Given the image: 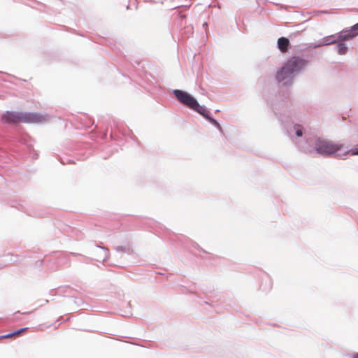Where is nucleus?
Listing matches in <instances>:
<instances>
[{
  "label": "nucleus",
  "mask_w": 358,
  "mask_h": 358,
  "mask_svg": "<svg viewBox=\"0 0 358 358\" xmlns=\"http://www.w3.org/2000/svg\"><path fill=\"white\" fill-rule=\"evenodd\" d=\"M173 94L182 104L201 115L203 117H205L210 123L215 126L221 132H222V128L220 123L214 118L210 117L208 115V111L206 108L203 106L199 105L196 99H194L192 96H191L187 92L180 90H175L173 91Z\"/></svg>",
  "instance_id": "obj_1"
},
{
  "label": "nucleus",
  "mask_w": 358,
  "mask_h": 358,
  "mask_svg": "<svg viewBox=\"0 0 358 358\" xmlns=\"http://www.w3.org/2000/svg\"><path fill=\"white\" fill-rule=\"evenodd\" d=\"M306 64V62L299 57L289 59L276 74V79L279 82L288 83L292 80L294 73L301 70Z\"/></svg>",
  "instance_id": "obj_2"
},
{
  "label": "nucleus",
  "mask_w": 358,
  "mask_h": 358,
  "mask_svg": "<svg viewBox=\"0 0 358 358\" xmlns=\"http://www.w3.org/2000/svg\"><path fill=\"white\" fill-rule=\"evenodd\" d=\"M314 147L318 154L328 156L341 150L344 148V145L328 140L317 139Z\"/></svg>",
  "instance_id": "obj_3"
},
{
  "label": "nucleus",
  "mask_w": 358,
  "mask_h": 358,
  "mask_svg": "<svg viewBox=\"0 0 358 358\" xmlns=\"http://www.w3.org/2000/svg\"><path fill=\"white\" fill-rule=\"evenodd\" d=\"M21 119V113L16 111H5L1 115V120L8 124H15Z\"/></svg>",
  "instance_id": "obj_4"
},
{
  "label": "nucleus",
  "mask_w": 358,
  "mask_h": 358,
  "mask_svg": "<svg viewBox=\"0 0 358 358\" xmlns=\"http://www.w3.org/2000/svg\"><path fill=\"white\" fill-rule=\"evenodd\" d=\"M45 120L43 115L36 113H25L24 114V122L27 123H40Z\"/></svg>",
  "instance_id": "obj_5"
},
{
  "label": "nucleus",
  "mask_w": 358,
  "mask_h": 358,
  "mask_svg": "<svg viewBox=\"0 0 358 358\" xmlns=\"http://www.w3.org/2000/svg\"><path fill=\"white\" fill-rule=\"evenodd\" d=\"M289 41L287 38L281 37L278 40V47L282 52H286L288 50Z\"/></svg>",
  "instance_id": "obj_6"
},
{
  "label": "nucleus",
  "mask_w": 358,
  "mask_h": 358,
  "mask_svg": "<svg viewBox=\"0 0 358 358\" xmlns=\"http://www.w3.org/2000/svg\"><path fill=\"white\" fill-rule=\"evenodd\" d=\"M357 35V33H352L350 30H347L345 31L341 32L338 36V41H347L354 38Z\"/></svg>",
  "instance_id": "obj_7"
},
{
  "label": "nucleus",
  "mask_w": 358,
  "mask_h": 358,
  "mask_svg": "<svg viewBox=\"0 0 358 358\" xmlns=\"http://www.w3.org/2000/svg\"><path fill=\"white\" fill-rule=\"evenodd\" d=\"M348 47L343 43L338 45V52L340 55H345L347 52Z\"/></svg>",
  "instance_id": "obj_8"
},
{
  "label": "nucleus",
  "mask_w": 358,
  "mask_h": 358,
  "mask_svg": "<svg viewBox=\"0 0 358 358\" xmlns=\"http://www.w3.org/2000/svg\"><path fill=\"white\" fill-rule=\"evenodd\" d=\"M22 331V329H20L17 331L12 333V334L2 335V336H1V338H10V337L13 336V335L18 334L21 333Z\"/></svg>",
  "instance_id": "obj_9"
},
{
  "label": "nucleus",
  "mask_w": 358,
  "mask_h": 358,
  "mask_svg": "<svg viewBox=\"0 0 358 358\" xmlns=\"http://www.w3.org/2000/svg\"><path fill=\"white\" fill-rule=\"evenodd\" d=\"M297 129L296 130V134L297 136L300 137V136H302L303 135V131H302V129L300 128V126H297Z\"/></svg>",
  "instance_id": "obj_10"
},
{
  "label": "nucleus",
  "mask_w": 358,
  "mask_h": 358,
  "mask_svg": "<svg viewBox=\"0 0 358 358\" xmlns=\"http://www.w3.org/2000/svg\"><path fill=\"white\" fill-rule=\"evenodd\" d=\"M350 31H352V33H357L358 34V23L354 25Z\"/></svg>",
  "instance_id": "obj_11"
},
{
  "label": "nucleus",
  "mask_w": 358,
  "mask_h": 358,
  "mask_svg": "<svg viewBox=\"0 0 358 358\" xmlns=\"http://www.w3.org/2000/svg\"><path fill=\"white\" fill-rule=\"evenodd\" d=\"M336 41H331L330 38H327L325 40V44H331L335 43Z\"/></svg>",
  "instance_id": "obj_12"
},
{
  "label": "nucleus",
  "mask_w": 358,
  "mask_h": 358,
  "mask_svg": "<svg viewBox=\"0 0 358 358\" xmlns=\"http://www.w3.org/2000/svg\"><path fill=\"white\" fill-rule=\"evenodd\" d=\"M351 154L353 155H358V149H353L351 151Z\"/></svg>",
  "instance_id": "obj_13"
},
{
  "label": "nucleus",
  "mask_w": 358,
  "mask_h": 358,
  "mask_svg": "<svg viewBox=\"0 0 358 358\" xmlns=\"http://www.w3.org/2000/svg\"><path fill=\"white\" fill-rule=\"evenodd\" d=\"M353 358H358V353H357V354H356V355L354 356V357H353Z\"/></svg>",
  "instance_id": "obj_14"
}]
</instances>
